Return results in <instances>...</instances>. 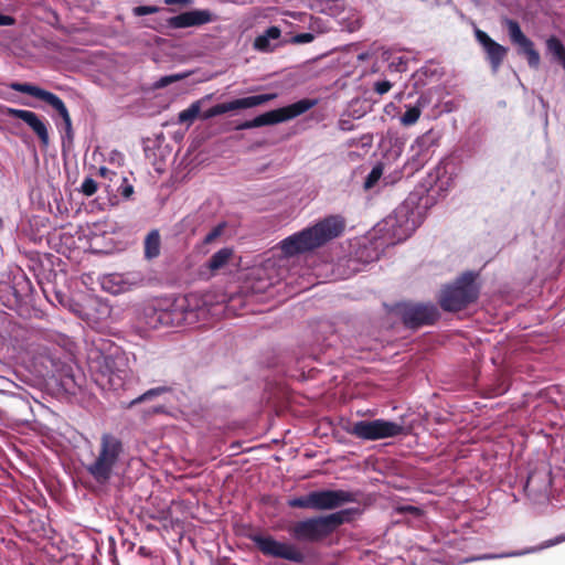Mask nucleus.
I'll return each instance as SVG.
<instances>
[{
    "mask_svg": "<svg viewBox=\"0 0 565 565\" xmlns=\"http://www.w3.org/2000/svg\"><path fill=\"white\" fill-rule=\"evenodd\" d=\"M345 230V218L341 215H329L312 226L306 227L280 242L286 256L315 250L328 242L340 237Z\"/></svg>",
    "mask_w": 565,
    "mask_h": 565,
    "instance_id": "obj_1",
    "label": "nucleus"
},
{
    "mask_svg": "<svg viewBox=\"0 0 565 565\" xmlns=\"http://www.w3.org/2000/svg\"><path fill=\"white\" fill-rule=\"evenodd\" d=\"M124 454L122 440L111 433H103L92 459L84 465V469L99 486L108 484Z\"/></svg>",
    "mask_w": 565,
    "mask_h": 565,
    "instance_id": "obj_2",
    "label": "nucleus"
},
{
    "mask_svg": "<svg viewBox=\"0 0 565 565\" xmlns=\"http://www.w3.org/2000/svg\"><path fill=\"white\" fill-rule=\"evenodd\" d=\"M356 513H359V510L351 508L328 515L309 518L295 522L289 526L288 532L299 542H322L333 534L342 524L351 522L353 515Z\"/></svg>",
    "mask_w": 565,
    "mask_h": 565,
    "instance_id": "obj_3",
    "label": "nucleus"
},
{
    "mask_svg": "<svg viewBox=\"0 0 565 565\" xmlns=\"http://www.w3.org/2000/svg\"><path fill=\"white\" fill-rule=\"evenodd\" d=\"M92 379L103 391L126 390L131 377L127 360L120 355H99L89 365Z\"/></svg>",
    "mask_w": 565,
    "mask_h": 565,
    "instance_id": "obj_4",
    "label": "nucleus"
},
{
    "mask_svg": "<svg viewBox=\"0 0 565 565\" xmlns=\"http://www.w3.org/2000/svg\"><path fill=\"white\" fill-rule=\"evenodd\" d=\"M478 274L465 271L450 285L441 289L438 302L444 311L458 312L479 298L480 286L477 284Z\"/></svg>",
    "mask_w": 565,
    "mask_h": 565,
    "instance_id": "obj_5",
    "label": "nucleus"
},
{
    "mask_svg": "<svg viewBox=\"0 0 565 565\" xmlns=\"http://www.w3.org/2000/svg\"><path fill=\"white\" fill-rule=\"evenodd\" d=\"M355 495L344 490H319L311 491L306 495L288 500V507L292 509L334 510L345 503L354 502Z\"/></svg>",
    "mask_w": 565,
    "mask_h": 565,
    "instance_id": "obj_6",
    "label": "nucleus"
},
{
    "mask_svg": "<svg viewBox=\"0 0 565 565\" xmlns=\"http://www.w3.org/2000/svg\"><path fill=\"white\" fill-rule=\"evenodd\" d=\"M316 105V100L312 99H300L294 104H290L286 107H281L278 109H274L267 113H264L252 120H246L237 124L234 129L235 130H245L252 129L263 126L276 125L279 122H284L296 118L309 109H311Z\"/></svg>",
    "mask_w": 565,
    "mask_h": 565,
    "instance_id": "obj_7",
    "label": "nucleus"
},
{
    "mask_svg": "<svg viewBox=\"0 0 565 565\" xmlns=\"http://www.w3.org/2000/svg\"><path fill=\"white\" fill-rule=\"evenodd\" d=\"M344 430L359 439L379 440L402 435L404 426L385 419L359 420L347 425Z\"/></svg>",
    "mask_w": 565,
    "mask_h": 565,
    "instance_id": "obj_8",
    "label": "nucleus"
},
{
    "mask_svg": "<svg viewBox=\"0 0 565 565\" xmlns=\"http://www.w3.org/2000/svg\"><path fill=\"white\" fill-rule=\"evenodd\" d=\"M248 539L266 557L281 558L294 563H302L305 561L303 553L291 543L280 542L271 535H264L262 533H252L248 535Z\"/></svg>",
    "mask_w": 565,
    "mask_h": 565,
    "instance_id": "obj_9",
    "label": "nucleus"
},
{
    "mask_svg": "<svg viewBox=\"0 0 565 565\" xmlns=\"http://www.w3.org/2000/svg\"><path fill=\"white\" fill-rule=\"evenodd\" d=\"M398 311L404 326L408 329L431 326L440 318L434 303H403L398 307Z\"/></svg>",
    "mask_w": 565,
    "mask_h": 565,
    "instance_id": "obj_10",
    "label": "nucleus"
},
{
    "mask_svg": "<svg viewBox=\"0 0 565 565\" xmlns=\"http://www.w3.org/2000/svg\"><path fill=\"white\" fill-rule=\"evenodd\" d=\"M277 97V94H262V95H253L243 98L233 99L227 103L217 104L207 110L200 113V117L203 120H207L210 118L223 115L228 111L237 110V109H246L253 108L263 104H266Z\"/></svg>",
    "mask_w": 565,
    "mask_h": 565,
    "instance_id": "obj_11",
    "label": "nucleus"
},
{
    "mask_svg": "<svg viewBox=\"0 0 565 565\" xmlns=\"http://www.w3.org/2000/svg\"><path fill=\"white\" fill-rule=\"evenodd\" d=\"M503 24L508 30V34L512 44L519 46V54H523L527 64L532 68L540 66L541 57L534 47V43L523 33L516 20L505 18Z\"/></svg>",
    "mask_w": 565,
    "mask_h": 565,
    "instance_id": "obj_12",
    "label": "nucleus"
},
{
    "mask_svg": "<svg viewBox=\"0 0 565 565\" xmlns=\"http://www.w3.org/2000/svg\"><path fill=\"white\" fill-rule=\"evenodd\" d=\"M9 87L15 92L28 94L32 97L43 100L44 103L50 105L58 114L61 118H64L65 116L70 115V111L65 103L54 93L45 90L30 83L13 82L9 85Z\"/></svg>",
    "mask_w": 565,
    "mask_h": 565,
    "instance_id": "obj_13",
    "label": "nucleus"
},
{
    "mask_svg": "<svg viewBox=\"0 0 565 565\" xmlns=\"http://www.w3.org/2000/svg\"><path fill=\"white\" fill-rule=\"evenodd\" d=\"M3 114L10 118H17L24 121L32 131L38 136L41 145L47 147L50 143V135L46 122L38 114L31 110L15 109L7 107Z\"/></svg>",
    "mask_w": 565,
    "mask_h": 565,
    "instance_id": "obj_14",
    "label": "nucleus"
},
{
    "mask_svg": "<svg viewBox=\"0 0 565 565\" xmlns=\"http://www.w3.org/2000/svg\"><path fill=\"white\" fill-rule=\"evenodd\" d=\"M476 38L483 47L486 58L490 64L491 71L497 73L507 57L509 49L495 42L484 31L477 30Z\"/></svg>",
    "mask_w": 565,
    "mask_h": 565,
    "instance_id": "obj_15",
    "label": "nucleus"
},
{
    "mask_svg": "<svg viewBox=\"0 0 565 565\" xmlns=\"http://www.w3.org/2000/svg\"><path fill=\"white\" fill-rule=\"evenodd\" d=\"M213 14L210 10H192L182 12L167 20V25L172 29L199 26L212 22Z\"/></svg>",
    "mask_w": 565,
    "mask_h": 565,
    "instance_id": "obj_16",
    "label": "nucleus"
},
{
    "mask_svg": "<svg viewBox=\"0 0 565 565\" xmlns=\"http://www.w3.org/2000/svg\"><path fill=\"white\" fill-rule=\"evenodd\" d=\"M140 321L150 329L171 323V313L168 310L157 309L153 306H146L142 309Z\"/></svg>",
    "mask_w": 565,
    "mask_h": 565,
    "instance_id": "obj_17",
    "label": "nucleus"
},
{
    "mask_svg": "<svg viewBox=\"0 0 565 565\" xmlns=\"http://www.w3.org/2000/svg\"><path fill=\"white\" fill-rule=\"evenodd\" d=\"M161 237L158 230L148 233L143 243L145 257L147 259L157 258L160 255Z\"/></svg>",
    "mask_w": 565,
    "mask_h": 565,
    "instance_id": "obj_18",
    "label": "nucleus"
},
{
    "mask_svg": "<svg viewBox=\"0 0 565 565\" xmlns=\"http://www.w3.org/2000/svg\"><path fill=\"white\" fill-rule=\"evenodd\" d=\"M211 95L205 96V99L210 98ZM204 102L203 99H199L192 103L186 109L182 110L178 115L179 124H188L191 125L200 115L201 105Z\"/></svg>",
    "mask_w": 565,
    "mask_h": 565,
    "instance_id": "obj_19",
    "label": "nucleus"
},
{
    "mask_svg": "<svg viewBox=\"0 0 565 565\" xmlns=\"http://www.w3.org/2000/svg\"><path fill=\"white\" fill-rule=\"evenodd\" d=\"M232 256L233 250L231 248L225 247L217 250L211 256L209 260V269L215 271L223 268L228 263Z\"/></svg>",
    "mask_w": 565,
    "mask_h": 565,
    "instance_id": "obj_20",
    "label": "nucleus"
},
{
    "mask_svg": "<svg viewBox=\"0 0 565 565\" xmlns=\"http://www.w3.org/2000/svg\"><path fill=\"white\" fill-rule=\"evenodd\" d=\"M563 542H565V534H559V535L555 536L554 539H550L547 541L542 542L537 546L529 547V548H526V550H524L522 552H512V553L505 554L504 556H521V555H524V554L536 553L539 551H542V550L555 546V545L561 544Z\"/></svg>",
    "mask_w": 565,
    "mask_h": 565,
    "instance_id": "obj_21",
    "label": "nucleus"
},
{
    "mask_svg": "<svg viewBox=\"0 0 565 565\" xmlns=\"http://www.w3.org/2000/svg\"><path fill=\"white\" fill-rule=\"evenodd\" d=\"M546 50L558 63L565 60V46L558 38L550 36L546 40Z\"/></svg>",
    "mask_w": 565,
    "mask_h": 565,
    "instance_id": "obj_22",
    "label": "nucleus"
},
{
    "mask_svg": "<svg viewBox=\"0 0 565 565\" xmlns=\"http://www.w3.org/2000/svg\"><path fill=\"white\" fill-rule=\"evenodd\" d=\"M170 391H171V387H169V386H158V387H154V388H150L147 392H145L143 394H141L138 397L134 398L129 403V406L131 407V406H134L136 404H139L141 402L151 399V398H153L156 396H159L161 394L168 393Z\"/></svg>",
    "mask_w": 565,
    "mask_h": 565,
    "instance_id": "obj_23",
    "label": "nucleus"
},
{
    "mask_svg": "<svg viewBox=\"0 0 565 565\" xmlns=\"http://www.w3.org/2000/svg\"><path fill=\"white\" fill-rule=\"evenodd\" d=\"M422 114V108L418 105L407 107L406 111L401 117V124L404 126H412L417 122Z\"/></svg>",
    "mask_w": 565,
    "mask_h": 565,
    "instance_id": "obj_24",
    "label": "nucleus"
},
{
    "mask_svg": "<svg viewBox=\"0 0 565 565\" xmlns=\"http://www.w3.org/2000/svg\"><path fill=\"white\" fill-rule=\"evenodd\" d=\"M186 76H188V74H185V73L162 76L153 84V88H156V89L164 88L172 83L184 79Z\"/></svg>",
    "mask_w": 565,
    "mask_h": 565,
    "instance_id": "obj_25",
    "label": "nucleus"
},
{
    "mask_svg": "<svg viewBox=\"0 0 565 565\" xmlns=\"http://www.w3.org/2000/svg\"><path fill=\"white\" fill-rule=\"evenodd\" d=\"M98 184L93 178H85L82 185L81 192L86 196H92L97 192Z\"/></svg>",
    "mask_w": 565,
    "mask_h": 565,
    "instance_id": "obj_26",
    "label": "nucleus"
},
{
    "mask_svg": "<svg viewBox=\"0 0 565 565\" xmlns=\"http://www.w3.org/2000/svg\"><path fill=\"white\" fill-rule=\"evenodd\" d=\"M382 173H383V169L381 166H375L371 172L369 173V175L366 177V180H365V188L366 189H370L372 186H374V184L380 180V178L382 177Z\"/></svg>",
    "mask_w": 565,
    "mask_h": 565,
    "instance_id": "obj_27",
    "label": "nucleus"
},
{
    "mask_svg": "<svg viewBox=\"0 0 565 565\" xmlns=\"http://www.w3.org/2000/svg\"><path fill=\"white\" fill-rule=\"evenodd\" d=\"M254 47L260 52H269L273 50V46L270 45V40L264 33L255 39Z\"/></svg>",
    "mask_w": 565,
    "mask_h": 565,
    "instance_id": "obj_28",
    "label": "nucleus"
},
{
    "mask_svg": "<svg viewBox=\"0 0 565 565\" xmlns=\"http://www.w3.org/2000/svg\"><path fill=\"white\" fill-rule=\"evenodd\" d=\"M160 11L159 7L156 6H138L132 9V12L136 17H143L148 14H153Z\"/></svg>",
    "mask_w": 565,
    "mask_h": 565,
    "instance_id": "obj_29",
    "label": "nucleus"
},
{
    "mask_svg": "<svg viewBox=\"0 0 565 565\" xmlns=\"http://www.w3.org/2000/svg\"><path fill=\"white\" fill-rule=\"evenodd\" d=\"M119 194L124 199H130L134 194V185L129 183L126 177H122L121 184L118 188Z\"/></svg>",
    "mask_w": 565,
    "mask_h": 565,
    "instance_id": "obj_30",
    "label": "nucleus"
},
{
    "mask_svg": "<svg viewBox=\"0 0 565 565\" xmlns=\"http://www.w3.org/2000/svg\"><path fill=\"white\" fill-rule=\"evenodd\" d=\"M62 120H63V126H64V131H65V138L70 142H72L73 138H74V130H73L71 115L65 116L64 118H62Z\"/></svg>",
    "mask_w": 565,
    "mask_h": 565,
    "instance_id": "obj_31",
    "label": "nucleus"
},
{
    "mask_svg": "<svg viewBox=\"0 0 565 565\" xmlns=\"http://www.w3.org/2000/svg\"><path fill=\"white\" fill-rule=\"evenodd\" d=\"M392 88V83L390 81H380V82H376L374 83V92L377 93L379 95H384L386 93L390 92V89Z\"/></svg>",
    "mask_w": 565,
    "mask_h": 565,
    "instance_id": "obj_32",
    "label": "nucleus"
},
{
    "mask_svg": "<svg viewBox=\"0 0 565 565\" xmlns=\"http://www.w3.org/2000/svg\"><path fill=\"white\" fill-rule=\"evenodd\" d=\"M222 231H223L222 225H217L214 228H212V231H210L206 234V236L204 237V243L211 244L213 241H215L222 234Z\"/></svg>",
    "mask_w": 565,
    "mask_h": 565,
    "instance_id": "obj_33",
    "label": "nucleus"
},
{
    "mask_svg": "<svg viewBox=\"0 0 565 565\" xmlns=\"http://www.w3.org/2000/svg\"><path fill=\"white\" fill-rule=\"evenodd\" d=\"M264 34L269 39V40H278L281 35V30L276 26V25H273V26H269L265 32Z\"/></svg>",
    "mask_w": 565,
    "mask_h": 565,
    "instance_id": "obj_34",
    "label": "nucleus"
},
{
    "mask_svg": "<svg viewBox=\"0 0 565 565\" xmlns=\"http://www.w3.org/2000/svg\"><path fill=\"white\" fill-rule=\"evenodd\" d=\"M315 39V35L312 33L306 32V33H299L295 35L294 41L296 43H310Z\"/></svg>",
    "mask_w": 565,
    "mask_h": 565,
    "instance_id": "obj_35",
    "label": "nucleus"
},
{
    "mask_svg": "<svg viewBox=\"0 0 565 565\" xmlns=\"http://www.w3.org/2000/svg\"><path fill=\"white\" fill-rule=\"evenodd\" d=\"M418 142H419L422 146L431 145V143L434 142V137H433L431 131H428V132H426L425 135H423V136L418 139Z\"/></svg>",
    "mask_w": 565,
    "mask_h": 565,
    "instance_id": "obj_36",
    "label": "nucleus"
},
{
    "mask_svg": "<svg viewBox=\"0 0 565 565\" xmlns=\"http://www.w3.org/2000/svg\"><path fill=\"white\" fill-rule=\"evenodd\" d=\"M14 23H15V19L13 17L0 13V26L13 25Z\"/></svg>",
    "mask_w": 565,
    "mask_h": 565,
    "instance_id": "obj_37",
    "label": "nucleus"
},
{
    "mask_svg": "<svg viewBox=\"0 0 565 565\" xmlns=\"http://www.w3.org/2000/svg\"><path fill=\"white\" fill-rule=\"evenodd\" d=\"M534 481H535V476L534 475H530L527 477V480H526V483L524 486V490L527 492V493H531L532 491H534Z\"/></svg>",
    "mask_w": 565,
    "mask_h": 565,
    "instance_id": "obj_38",
    "label": "nucleus"
},
{
    "mask_svg": "<svg viewBox=\"0 0 565 565\" xmlns=\"http://www.w3.org/2000/svg\"><path fill=\"white\" fill-rule=\"evenodd\" d=\"M399 512H409L414 515H418L420 513V510L416 507H413V505H406V507H401L398 509Z\"/></svg>",
    "mask_w": 565,
    "mask_h": 565,
    "instance_id": "obj_39",
    "label": "nucleus"
},
{
    "mask_svg": "<svg viewBox=\"0 0 565 565\" xmlns=\"http://www.w3.org/2000/svg\"><path fill=\"white\" fill-rule=\"evenodd\" d=\"M138 554L141 555V556H145V557H150L151 556V551L149 548H147L146 546H140L138 548Z\"/></svg>",
    "mask_w": 565,
    "mask_h": 565,
    "instance_id": "obj_40",
    "label": "nucleus"
},
{
    "mask_svg": "<svg viewBox=\"0 0 565 565\" xmlns=\"http://www.w3.org/2000/svg\"><path fill=\"white\" fill-rule=\"evenodd\" d=\"M98 173L100 177L106 178L109 173H111V171L109 169H107L106 167H100L98 170ZM113 174H115V173L113 172Z\"/></svg>",
    "mask_w": 565,
    "mask_h": 565,
    "instance_id": "obj_41",
    "label": "nucleus"
},
{
    "mask_svg": "<svg viewBox=\"0 0 565 565\" xmlns=\"http://www.w3.org/2000/svg\"><path fill=\"white\" fill-rule=\"evenodd\" d=\"M190 0H166L167 4H186Z\"/></svg>",
    "mask_w": 565,
    "mask_h": 565,
    "instance_id": "obj_42",
    "label": "nucleus"
},
{
    "mask_svg": "<svg viewBox=\"0 0 565 565\" xmlns=\"http://www.w3.org/2000/svg\"><path fill=\"white\" fill-rule=\"evenodd\" d=\"M559 64L563 66V68L565 70V58L563 61L559 62Z\"/></svg>",
    "mask_w": 565,
    "mask_h": 565,
    "instance_id": "obj_43",
    "label": "nucleus"
}]
</instances>
